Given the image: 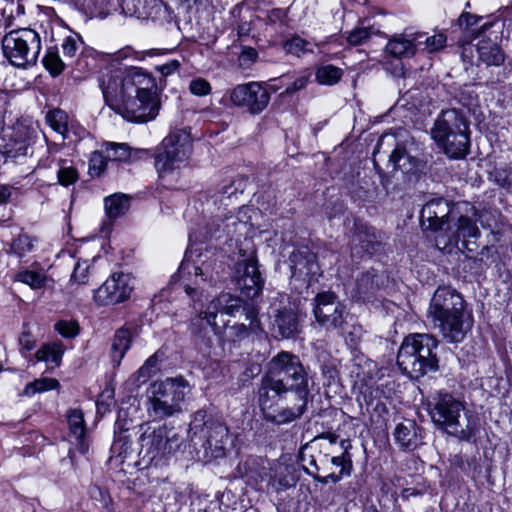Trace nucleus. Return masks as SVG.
Segmentation results:
<instances>
[{"instance_id":"cd10ccee","label":"nucleus","mask_w":512,"mask_h":512,"mask_svg":"<svg viewBox=\"0 0 512 512\" xmlns=\"http://www.w3.org/2000/svg\"><path fill=\"white\" fill-rule=\"evenodd\" d=\"M381 279L382 275L374 269L362 272L355 281L354 297L362 300L369 299L379 289Z\"/></svg>"},{"instance_id":"c03bdc74","label":"nucleus","mask_w":512,"mask_h":512,"mask_svg":"<svg viewBox=\"0 0 512 512\" xmlns=\"http://www.w3.org/2000/svg\"><path fill=\"white\" fill-rule=\"evenodd\" d=\"M379 33L378 29H375L374 26H359L349 32L347 36V41L349 44L357 46L362 45L366 41H368L373 35Z\"/></svg>"},{"instance_id":"e2e57ef3","label":"nucleus","mask_w":512,"mask_h":512,"mask_svg":"<svg viewBox=\"0 0 512 512\" xmlns=\"http://www.w3.org/2000/svg\"><path fill=\"white\" fill-rule=\"evenodd\" d=\"M307 83H308V77L300 76V77L296 78L289 86H287L285 93L293 94L297 91H300L306 87Z\"/></svg>"},{"instance_id":"c756f323","label":"nucleus","mask_w":512,"mask_h":512,"mask_svg":"<svg viewBox=\"0 0 512 512\" xmlns=\"http://www.w3.org/2000/svg\"><path fill=\"white\" fill-rule=\"evenodd\" d=\"M132 338V332L126 327H122L115 332L112 341L111 357L117 364L120 363L125 353L129 350Z\"/></svg>"},{"instance_id":"69168bd1","label":"nucleus","mask_w":512,"mask_h":512,"mask_svg":"<svg viewBox=\"0 0 512 512\" xmlns=\"http://www.w3.org/2000/svg\"><path fill=\"white\" fill-rule=\"evenodd\" d=\"M19 344L22 350L31 351L35 347V341L31 339L30 334L23 333L19 338Z\"/></svg>"},{"instance_id":"de8ad7c7","label":"nucleus","mask_w":512,"mask_h":512,"mask_svg":"<svg viewBox=\"0 0 512 512\" xmlns=\"http://www.w3.org/2000/svg\"><path fill=\"white\" fill-rule=\"evenodd\" d=\"M16 280L29 285L32 289H40L45 286L47 278L42 273L24 270L16 275Z\"/></svg>"},{"instance_id":"7ed1b4c3","label":"nucleus","mask_w":512,"mask_h":512,"mask_svg":"<svg viewBox=\"0 0 512 512\" xmlns=\"http://www.w3.org/2000/svg\"><path fill=\"white\" fill-rule=\"evenodd\" d=\"M430 416L438 429L470 441L477 433V421L466 410L465 402L448 392H438L431 402Z\"/></svg>"},{"instance_id":"4d7b16f0","label":"nucleus","mask_w":512,"mask_h":512,"mask_svg":"<svg viewBox=\"0 0 512 512\" xmlns=\"http://www.w3.org/2000/svg\"><path fill=\"white\" fill-rule=\"evenodd\" d=\"M59 183L63 186H69L76 182L78 173L73 167H61L57 172Z\"/></svg>"},{"instance_id":"9d476101","label":"nucleus","mask_w":512,"mask_h":512,"mask_svg":"<svg viewBox=\"0 0 512 512\" xmlns=\"http://www.w3.org/2000/svg\"><path fill=\"white\" fill-rule=\"evenodd\" d=\"M141 429L139 455L148 462L173 454L182 445L183 438L179 430L166 423L156 428L141 426Z\"/></svg>"},{"instance_id":"a878e982","label":"nucleus","mask_w":512,"mask_h":512,"mask_svg":"<svg viewBox=\"0 0 512 512\" xmlns=\"http://www.w3.org/2000/svg\"><path fill=\"white\" fill-rule=\"evenodd\" d=\"M258 314L259 311L255 305H246L244 307L245 320L248 321L249 324H234L229 328V336L233 341L243 340L249 336L250 332H256L260 330L261 327Z\"/></svg>"},{"instance_id":"f03ea898","label":"nucleus","mask_w":512,"mask_h":512,"mask_svg":"<svg viewBox=\"0 0 512 512\" xmlns=\"http://www.w3.org/2000/svg\"><path fill=\"white\" fill-rule=\"evenodd\" d=\"M427 319L450 343L461 342L471 326L463 297L449 286L436 289L430 301Z\"/></svg>"},{"instance_id":"e433bc0d","label":"nucleus","mask_w":512,"mask_h":512,"mask_svg":"<svg viewBox=\"0 0 512 512\" xmlns=\"http://www.w3.org/2000/svg\"><path fill=\"white\" fill-rule=\"evenodd\" d=\"M343 70L331 64L321 65L316 69V81L321 85L332 86L340 81Z\"/></svg>"},{"instance_id":"473e14b6","label":"nucleus","mask_w":512,"mask_h":512,"mask_svg":"<svg viewBox=\"0 0 512 512\" xmlns=\"http://www.w3.org/2000/svg\"><path fill=\"white\" fill-rule=\"evenodd\" d=\"M106 215L110 221L124 215L130 207V200L125 194H113L104 199Z\"/></svg>"},{"instance_id":"a211bd4d","label":"nucleus","mask_w":512,"mask_h":512,"mask_svg":"<svg viewBox=\"0 0 512 512\" xmlns=\"http://www.w3.org/2000/svg\"><path fill=\"white\" fill-rule=\"evenodd\" d=\"M455 209L443 198H433L426 202L420 213V222L424 229L437 234L444 232L451 220H455Z\"/></svg>"},{"instance_id":"c85d7f7f","label":"nucleus","mask_w":512,"mask_h":512,"mask_svg":"<svg viewBox=\"0 0 512 512\" xmlns=\"http://www.w3.org/2000/svg\"><path fill=\"white\" fill-rule=\"evenodd\" d=\"M479 59L487 66H500L505 60V55L497 43L490 39H482L476 46Z\"/></svg>"},{"instance_id":"dca6fc26","label":"nucleus","mask_w":512,"mask_h":512,"mask_svg":"<svg viewBox=\"0 0 512 512\" xmlns=\"http://www.w3.org/2000/svg\"><path fill=\"white\" fill-rule=\"evenodd\" d=\"M246 305H255L244 301L240 297L234 296L230 293H224L212 300L205 311L199 314V318L205 320L209 326L212 327L214 333H220L222 327L226 325L224 321L220 325L217 322L218 314H226L229 316H236L238 313L244 314V307Z\"/></svg>"},{"instance_id":"20e7f679","label":"nucleus","mask_w":512,"mask_h":512,"mask_svg":"<svg viewBox=\"0 0 512 512\" xmlns=\"http://www.w3.org/2000/svg\"><path fill=\"white\" fill-rule=\"evenodd\" d=\"M438 340L430 334H412L404 338L397 354L401 371L418 379L438 369Z\"/></svg>"},{"instance_id":"412c9836","label":"nucleus","mask_w":512,"mask_h":512,"mask_svg":"<svg viewBox=\"0 0 512 512\" xmlns=\"http://www.w3.org/2000/svg\"><path fill=\"white\" fill-rule=\"evenodd\" d=\"M287 392L276 385L268 376L264 374L257 391L258 405L262 411L263 417L270 413L277 405L279 399Z\"/></svg>"},{"instance_id":"5fc2aeb1","label":"nucleus","mask_w":512,"mask_h":512,"mask_svg":"<svg viewBox=\"0 0 512 512\" xmlns=\"http://www.w3.org/2000/svg\"><path fill=\"white\" fill-rule=\"evenodd\" d=\"M447 41V37L443 33H438L430 37H426L422 44L424 45V50L428 53H433L441 50L445 47Z\"/></svg>"},{"instance_id":"0e129e2a","label":"nucleus","mask_w":512,"mask_h":512,"mask_svg":"<svg viewBox=\"0 0 512 512\" xmlns=\"http://www.w3.org/2000/svg\"><path fill=\"white\" fill-rule=\"evenodd\" d=\"M180 66V62L178 60H171L167 63H164L158 67V70L165 76L172 74L176 71Z\"/></svg>"},{"instance_id":"ea45409f","label":"nucleus","mask_w":512,"mask_h":512,"mask_svg":"<svg viewBox=\"0 0 512 512\" xmlns=\"http://www.w3.org/2000/svg\"><path fill=\"white\" fill-rule=\"evenodd\" d=\"M341 448L344 450L340 456L330 458V463L334 466L340 467L342 474L351 475L353 464L349 449L352 447L351 441L348 439L341 440Z\"/></svg>"},{"instance_id":"0eeeda50","label":"nucleus","mask_w":512,"mask_h":512,"mask_svg":"<svg viewBox=\"0 0 512 512\" xmlns=\"http://www.w3.org/2000/svg\"><path fill=\"white\" fill-rule=\"evenodd\" d=\"M276 385L294 395L308 396V374L298 356L282 351L267 365L265 373Z\"/></svg>"},{"instance_id":"f257e3e1","label":"nucleus","mask_w":512,"mask_h":512,"mask_svg":"<svg viewBox=\"0 0 512 512\" xmlns=\"http://www.w3.org/2000/svg\"><path fill=\"white\" fill-rule=\"evenodd\" d=\"M100 87L106 104L130 122H148L158 114L154 80L138 68L110 70Z\"/></svg>"},{"instance_id":"bb28decb","label":"nucleus","mask_w":512,"mask_h":512,"mask_svg":"<svg viewBox=\"0 0 512 512\" xmlns=\"http://www.w3.org/2000/svg\"><path fill=\"white\" fill-rule=\"evenodd\" d=\"M273 328L282 338H292L300 332L299 320L292 309L279 310L273 322Z\"/></svg>"},{"instance_id":"f8f14e48","label":"nucleus","mask_w":512,"mask_h":512,"mask_svg":"<svg viewBox=\"0 0 512 512\" xmlns=\"http://www.w3.org/2000/svg\"><path fill=\"white\" fill-rule=\"evenodd\" d=\"M479 236L480 231L475 222L456 212L455 220H451L445 231L435 236L434 241L437 249L448 253L453 247L474 252L478 247L476 240Z\"/></svg>"},{"instance_id":"b1692460","label":"nucleus","mask_w":512,"mask_h":512,"mask_svg":"<svg viewBox=\"0 0 512 512\" xmlns=\"http://www.w3.org/2000/svg\"><path fill=\"white\" fill-rule=\"evenodd\" d=\"M307 397L302 398L301 395H295L297 402L295 405L282 407L279 410L274 408L270 413H267L264 419L276 425H283L300 418L306 411Z\"/></svg>"},{"instance_id":"603ef678","label":"nucleus","mask_w":512,"mask_h":512,"mask_svg":"<svg viewBox=\"0 0 512 512\" xmlns=\"http://www.w3.org/2000/svg\"><path fill=\"white\" fill-rule=\"evenodd\" d=\"M33 248L32 239L26 235H19L11 244L10 250L19 257L24 256Z\"/></svg>"},{"instance_id":"338daca9","label":"nucleus","mask_w":512,"mask_h":512,"mask_svg":"<svg viewBox=\"0 0 512 512\" xmlns=\"http://www.w3.org/2000/svg\"><path fill=\"white\" fill-rule=\"evenodd\" d=\"M237 189L233 187V184H225L221 186L218 190V194L220 195L221 200L224 198L230 199L235 193Z\"/></svg>"},{"instance_id":"39448f33","label":"nucleus","mask_w":512,"mask_h":512,"mask_svg":"<svg viewBox=\"0 0 512 512\" xmlns=\"http://www.w3.org/2000/svg\"><path fill=\"white\" fill-rule=\"evenodd\" d=\"M221 256L212 249H205V251L197 254L195 259L192 258V252L190 255L185 254L178 274L181 285L193 301L201 299L204 283H215L224 271Z\"/></svg>"},{"instance_id":"79ce46f5","label":"nucleus","mask_w":512,"mask_h":512,"mask_svg":"<svg viewBox=\"0 0 512 512\" xmlns=\"http://www.w3.org/2000/svg\"><path fill=\"white\" fill-rule=\"evenodd\" d=\"M283 48L288 54L301 57L303 54L313 52L309 41L300 36H293L283 43Z\"/></svg>"},{"instance_id":"09e8293b","label":"nucleus","mask_w":512,"mask_h":512,"mask_svg":"<svg viewBox=\"0 0 512 512\" xmlns=\"http://www.w3.org/2000/svg\"><path fill=\"white\" fill-rule=\"evenodd\" d=\"M159 363V354L158 352L150 356L144 364L138 369L135 373L136 380L139 382H146L148 378L154 375L157 371V366Z\"/></svg>"},{"instance_id":"ddd939ff","label":"nucleus","mask_w":512,"mask_h":512,"mask_svg":"<svg viewBox=\"0 0 512 512\" xmlns=\"http://www.w3.org/2000/svg\"><path fill=\"white\" fill-rule=\"evenodd\" d=\"M192 153L190 135L182 130L170 133L161 145V150L155 156V168L160 176L179 168Z\"/></svg>"},{"instance_id":"c9c22d12","label":"nucleus","mask_w":512,"mask_h":512,"mask_svg":"<svg viewBox=\"0 0 512 512\" xmlns=\"http://www.w3.org/2000/svg\"><path fill=\"white\" fill-rule=\"evenodd\" d=\"M103 147L109 161H129L133 158V153H146L144 150L133 152L125 143L107 142Z\"/></svg>"},{"instance_id":"052dcab7","label":"nucleus","mask_w":512,"mask_h":512,"mask_svg":"<svg viewBox=\"0 0 512 512\" xmlns=\"http://www.w3.org/2000/svg\"><path fill=\"white\" fill-rule=\"evenodd\" d=\"M309 475L313 477V479L317 482H320L322 484H327L330 481L333 483L339 482L343 477L347 476L346 474H342V472L336 473H329L326 476H320L318 473L309 472V470H306Z\"/></svg>"},{"instance_id":"680f3d73","label":"nucleus","mask_w":512,"mask_h":512,"mask_svg":"<svg viewBox=\"0 0 512 512\" xmlns=\"http://www.w3.org/2000/svg\"><path fill=\"white\" fill-rule=\"evenodd\" d=\"M62 50L65 57L73 58L77 51L76 40L71 36L65 38L62 44Z\"/></svg>"},{"instance_id":"864d4df0","label":"nucleus","mask_w":512,"mask_h":512,"mask_svg":"<svg viewBox=\"0 0 512 512\" xmlns=\"http://www.w3.org/2000/svg\"><path fill=\"white\" fill-rule=\"evenodd\" d=\"M481 20V17L470 14L468 12L462 13L458 18V26L463 30L467 32H471L473 36L476 35L478 29L476 28V25Z\"/></svg>"},{"instance_id":"4c0bfd02","label":"nucleus","mask_w":512,"mask_h":512,"mask_svg":"<svg viewBox=\"0 0 512 512\" xmlns=\"http://www.w3.org/2000/svg\"><path fill=\"white\" fill-rule=\"evenodd\" d=\"M63 355L61 343L46 344L36 352L38 361H45L49 364L59 366Z\"/></svg>"},{"instance_id":"9b49d317","label":"nucleus","mask_w":512,"mask_h":512,"mask_svg":"<svg viewBox=\"0 0 512 512\" xmlns=\"http://www.w3.org/2000/svg\"><path fill=\"white\" fill-rule=\"evenodd\" d=\"M189 432L203 442L202 446L210 457L219 458L225 455L230 436L222 421L208 416L204 410H199L193 416Z\"/></svg>"},{"instance_id":"3c124183","label":"nucleus","mask_w":512,"mask_h":512,"mask_svg":"<svg viewBox=\"0 0 512 512\" xmlns=\"http://www.w3.org/2000/svg\"><path fill=\"white\" fill-rule=\"evenodd\" d=\"M29 151V143L24 141L15 140L13 144L7 146L4 155L7 160L17 161L21 157L27 156Z\"/></svg>"},{"instance_id":"4be33fe9","label":"nucleus","mask_w":512,"mask_h":512,"mask_svg":"<svg viewBox=\"0 0 512 512\" xmlns=\"http://www.w3.org/2000/svg\"><path fill=\"white\" fill-rule=\"evenodd\" d=\"M424 33H414L409 36L398 35L391 38L386 45V52L396 58L411 57L418 46L422 45Z\"/></svg>"},{"instance_id":"1a4fd4ad","label":"nucleus","mask_w":512,"mask_h":512,"mask_svg":"<svg viewBox=\"0 0 512 512\" xmlns=\"http://www.w3.org/2000/svg\"><path fill=\"white\" fill-rule=\"evenodd\" d=\"M2 49L13 66L26 68L36 64L41 50V38L31 28L12 30L3 37Z\"/></svg>"},{"instance_id":"37998d69","label":"nucleus","mask_w":512,"mask_h":512,"mask_svg":"<svg viewBox=\"0 0 512 512\" xmlns=\"http://www.w3.org/2000/svg\"><path fill=\"white\" fill-rule=\"evenodd\" d=\"M489 178L498 186L512 191V168L501 166L495 167L490 173Z\"/></svg>"},{"instance_id":"13d9d810","label":"nucleus","mask_w":512,"mask_h":512,"mask_svg":"<svg viewBox=\"0 0 512 512\" xmlns=\"http://www.w3.org/2000/svg\"><path fill=\"white\" fill-rule=\"evenodd\" d=\"M189 90L196 96L208 95L211 91V86L208 81L202 78H197L191 81Z\"/></svg>"},{"instance_id":"6e6d98bb","label":"nucleus","mask_w":512,"mask_h":512,"mask_svg":"<svg viewBox=\"0 0 512 512\" xmlns=\"http://www.w3.org/2000/svg\"><path fill=\"white\" fill-rule=\"evenodd\" d=\"M55 329L66 338L75 337L79 333V325L75 321H59Z\"/></svg>"},{"instance_id":"6ab92c4d","label":"nucleus","mask_w":512,"mask_h":512,"mask_svg":"<svg viewBox=\"0 0 512 512\" xmlns=\"http://www.w3.org/2000/svg\"><path fill=\"white\" fill-rule=\"evenodd\" d=\"M291 277L305 279L313 277L319 272L316 255L308 247L295 249L289 256Z\"/></svg>"},{"instance_id":"72a5a7b5","label":"nucleus","mask_w":512,"mask_h":512,"mask_svg":"<svg viewBox=\"0 0 512 512\" xmlns=\"http://www.w3.org/2000/svg\"><path fill=\"white\" fill-rule=\"evenodd\" d=\"M128 428H123L120 421H117L115 424V438L113 444L111 446L112 453L117 456H126L131 452L132 449V439L128 432Z\"/></svg>"},{"instance_id":"393cba45","label":"nucleus","mask_w":512,"mask_h":512,"mask_svg":"<svg viewBox=\"0 0 512 512\" xmlns=\"http://www.w3.org/2000/svg\"><path fill=\"white\" fill-rule=\"evenodd\" d=\"M394 438L402 449L413 451L422 444L421 428L411 420L399 423Z\"/></svg>"},{"instance_id":"2f4dec72","label":"nucleus","mask_w":512,"mask_h":512,"mask_svg":"<svg viewBox=\"0 0 512 512\" xmlns=\"http://www.w3.org/2000/svg\"><path fill=\"white\" fill-rule=\"evenodd\" d=\"M389 163L394 170L409 173L416 167L417 159L409 155L403 145L397 144L389 156Z\"/></svg>"},{"instance_id":"6e6552de","label":"nucleus","mask_w":512,"mask_h":512,"mask_svg":"<svg viewBox=\"0 0 512 512\" xmlns=\"http://www.w3.org/2000/svg\"><path fill=\"white\" fill-rule=\"evenodd\" d=\"M150 414L163 419L181 411V403L190 392V385L183 377L167 378L150 385Z\"/></svg>"},{"instance_id":"774afa93","label":"nucleus","mask_w":512,"mask_h":512,"mask_svg":"<svg viewBox=\"0 0 512 512\" xmlns=\"http://www.w3.org/2000/svg\"><path fill=\"white\" fill-rule=\"evenodd\" d=\"M12 192V186L0 184V205L8 202L12 196Z\"/></svg>"},{"instance_id":"aec40b11","label":"nucleus","mask_w":512,"mask_h":512,"mask_svg":"<svg viewBox=\"0 0 512 512\" xmlns=\"http://www.w3.org/2000/svg\"><path fill=\"white\" fill-rule=\"evenodd\" d=\"M235 279L252 278L261 275L258 268L256 249L251 239L245 238L238 247Z\"/></svg>"},{"instance_id":"5701e85b","label":"nucleus","mask_w":512,"mask_h":512,"mask_svg":"<svg viewBox=\"0 0 512 512\" xmlns=\"http://www.w3.org/2000/svg\"><path fill=\"white\" fill-rule=\"evenodd\" d=\"M247 229V223L238 219L233 215H229L222 219L216 216L208 224V235L212 238H221L224 234L231 240L237 235H241Z\"/></svg>"},{"instance_id":"423d86ee","label":"nucleus","mask_w":512,"mask_h":512,"mask_svg":"<svg viewBox=\"0 0 512 512\" xmlns=\"http://www.w3.org/2000/svg\"><path fill=\"white\" fill-rule=\"evenodd\" d=\"M432 139L453 159L464 158L469 152V125L456 109L443 110L431 128Z\"/></svg>"},{"instance_id":"a18cd8bd","label":"nucleus","mask_w":512,"mask_h":512,"mask_svg":"<svg viewBox=\"0 0 512 512\" xmlns=\"http://www.w3.org/2000/svg\"><path fill=\"white\" fill-rule=\"evenodd\" d=\"M68 424L71 433L76 439H80L85 436L86 426L84 421L83 412L79 409L70 410L68 413Z\"/></svg>"},{"instance_id":"f704fd0d","label":"nucleus","mask_w":512,"mask_h":512,"mask_svg":"<svg viewBox=\"0 0 512 512\" xmlns=\"http://www.w3.org/2000/svg\"><path fill=\"white\" fill-rule=\"evenodd\" d=\"M236 285L243 297L254 300L262 292L264 279L262 275L252 278H238Z\"/></svg>"},{"instance_id":"2eb2a0df","label":"nucleus","mask_w":512,"mask_h":512,"mask_svg":"<svg viewBox=\"0 0 512 512\" xmlns=\"http://www.w3.org/2000/svg\"><path fill=\"white\" fill-rule=\"evenodd\" d=\"M231 102L245 108L250 114L263 112L270 102L269 91L259 82L239 84L230 93Z\"/></svg>"},{"instance_id":"a19ab883","label":"nucleus","mask_w":512,"mask_h":512,"mask_svg":"<svg viewBox=\"0 0 512 512\" xmlns=\"http://www.w3.org/2000/svg\"><path fill=\"white\" fill-rule=\"evenodd\" d=\"M59 386V382L53 378H41L33 382L28 383L23 392L22 396L32 397L36 393H42L45 391L56 389Z\"/></svg>"},{"instance_id":"4468645a","label":"nucleus","mask_w":512,"mask_h":512,"mask_svg":"<svg viewBox=\"0 0 512 512\" xmlns=\"http://www.w3.org/2000/svg\"><path fill=\"white\" fill-rule=\"evenodd\" d=\"M312 312L316 322L326 331L342 329L348 316L345 305L331 291L320 292L315 296Z\"/></svg>"},{"instance_id":"bf43d9fd","label":"nucleus","mask_w":512,"mask_h":512,"mask_svg":"<svg viewBox=\"0 0 512 512\" xmlns=\"http://www.w3.org/2000/svg\"><path fill=\"white\" fill-rule=\"evenodd\" d=\"M88 271H89L88 264L85 261L84 262L78 261L74 267V270H73V273L71 276V280H73L79 284L86 283L87 278H88Z\"/></svg>"},{"instance_id":"8fccbe9b","label":"nucleus","mask_w":512,"mask_h":512,"mask_svg":"<svg viewBox=\"0 0 512 512\" xmlns=\"http://www.w3.org/2000/svg\"><path fill=\"white\" fill-rule=\"evenodd\" d=\"M108 161L104 150L92 152L89 160V174L92 177L100 176L105 171Z\"/></svg>"},{"instance_id":"f3484780","label":"nucleus","mask_w":512,"mask_h":512,"mask_svg":"<svg viewBox=\"0 0 512 512\" xmlns=\"http://www.w3.org/2000/svg\"><path fill=\"white\" fill-rule=\"evenodd\" d=\"M133 290V279L129 274L113 273L94 291V300L99 305H115L127 300Z\"/></svg>"},{"instance_id":"58836bf2","label":"nucleus","mask_w":512,"mask_h":512,"mask_svg":"<svg viewBox=\"0 0 512 512\" xmlns=\"http://www.w3.org/2000/svg\"><path fill=\"white\" fill-rule=\"evenodd\" d=\"M46 121L63 140L66 138L68 132V115L66 112L60 109L49 111L46 115Z\"/></svg>"},{"instance_id":"49530a36","label":"nucleus","mask_w":512,"mask_h":512,"mask_svg":"<svg viewBox=\"0 0 512 512\" xmlns=\"http://www.w3.org/2000/svg\"><path fill=\"white\" fill-rule=\"evenodd\" d=\"M43 65L53 77L60 75L65 68V64L60 58L58 52L51 49H49L45 54L43 58Z\"/></svg>"},{"instance_id":"7c9ffc66","label":"nucleus","mask_w":512,"mask_h":512,"mask_svg":"<svg viewBox=\"0 0 512 512\" xmlns=\"http://www.w3.org/2000/svg\"><path fill=\"white\" fill-rule=\"evenodd\" d=\"M379 245L375 240V236L369 232H359L354 240L351 248L352 257L362 258L364 255H372Z\"/></svg>"}]
</instances>
